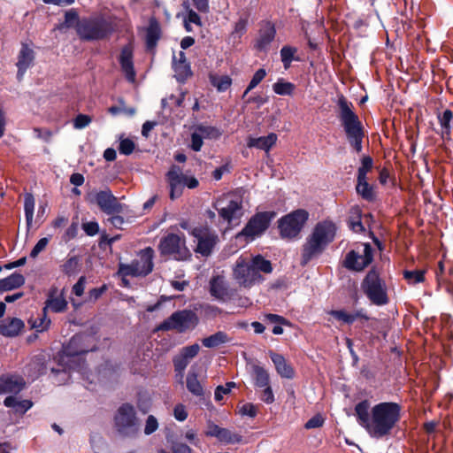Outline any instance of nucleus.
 Listing matches in <instances>:
<instances>
[{"label":"nucleus","instance_id":"30","mask_svg":"<svg viewBox=\"0 0 453 453\" xmlns=\"http://www.w3.org/2000/svg\"><path fill=\"white\" fill-rule=\"evenodd\" d=\"M28 324L31 328L35 331L43 332L50 327V319L47 317V311L42 309L41 313H38L36 316H32L28 319Z\"/></svg>","mask_w":453,"mask_h":453},{"label":"nucleus","instance_id":"42","mask_svg":"<svg viewBox=\"0 0 453 453\" xmlns=\"http://www.w3.org/2000/svg\"><path fill=\"white\" fill-rule=\"evenodd\" d=\"M183 8L186 12L184 20L201 27L203 26L201 17L194 9L191 8L190 4L188 2H184Z\"/></svg>","mask_w":453,"mask_h":453},{"label":"nucleus","instance_id":"10","mask_svg":"<svg viewBox=\"0 0 453 453\" xmlns=\"http://www.w3.org/2000/svg\"><path fill=\"white\" fill-rule=\"evenodd\" d=\"M154 250L148 247L139 253V257L129 265L120 264L119 273L123 277L143 276L149 274L153 269Z\"/></svg>","mask_w":453,"mask_h":453},{"label":"nucleus","instance_id":"33","mask_svg":"<svg viewBox=\"0 0 453 453\" xmlns=\"http://www.w3.org/2000/svg\"><path fill=\"white\" fill-rule=\"evenodd\" d=\"M439 123L441 128L442 139H449L450 136V122L453 119V113L450 110H445L438 116Z\"/></svg>","mask_w":453,"mask_h":453},{"label":"nucleus","instance_id":"23","mask_svg":"<svg viewBox=\"0 0 453 453\" xmlns=\"http://www.w3.org/2000/svg\"><path fill=\"white\" fill-rule=\"evenodd\" d=\"M25 385L24 380L18 375L0 376V394L18 393Z\"/></svg>","mask_w":453,"mask_h":453},{"label":"nucleus","instance_id":"16","mask_svg":"<svg viewBox=\"0 0 453 453\" xmlns=\"http://www.w3.org/2000/svg\"><path fill=\"white\" fill-rule=\"evenodd\" d=\"M190 234L196 239V252L203 256H209L218 241V236L207 226L195 227Z\"/></svg>","mask_w":453,"mask_h":453},{"label":"nucleus","instance_id":"52","mask_svg":"<svg viewBox=\"0 0 453 453\" xmlns=\"http://www.w3.org/2000/svg\"><path fill=\"white\" fill-rule=\"evenodd\" d=\"M91 118L86 114H79L73 119V127L75 129H82L91 123Z\"/></svg>","mask_w":453,"mask_h":453},{"label":"nucleus","instance_id":"37","mask_svg":"<svg viewBox=\"0 0 453 453\" xmlns=\"http://www.w3.org/2000/svg\"><path fill=\"white\" fill-rule=\"evenodd\" d=\"M187 388L188 390L196 396H201L203 394V388L197 379L196 372H188L187 376Z\"/></svg>","mask_w":453,"mask_h":453},{"label":"nucleus","instance_id":"51","mask_svg":"<svg viewBox=\"0 0 453 453\" xmlns=\"http://www.w3.org/2000/svg\"><path fill=\"white\" fill-rule=\"evenodd\" d=\"M235 386L234 382H227L225 386H218L215 389L214 398L216 401H221L224 395L228 394L232 388Z\"/></svg>","mask_w":453,"mask_h":453},{"label":"nucleus","instance_id":"46","mask_svg":"<svg viewBox=\"0 0 453 453\" xmlns=\"http://www.w3.org/2000/svg\"><path fill=\"white\" fill-rule=\"evenodd\" d=\"M372 158L369 156L363 157L361 159V165L357 171V179H361L364 180L366 178L368 172L372 168Z\"/></svg>","mask_w":453,"mask_h":453},{"label":"nucleus","instance_id":"28","mask_svg":"<svg viewBox=\"0 0 453 453\" xmlns=\"http://www.w3.org/2000/svg\"><path fill=\"white\" fill-rule=\"evenodd\" d=\"M161 35L159 23L154 18L150 19L149 26L146 29V44L149 49H152L157 45Z\"/></svg>","mask_w":453,"mask_h":453},{"label":"nucleus","instance_id":"7","mask_svg":"<svg viewBox=\"0 0 453 453\" xmlns=\"http://www.w3.org/2000/svg\"><path fill=\"white\" fill-rule=\"evenodd\" d=\"M114 427L122 437H134L140 430L139 419L134 406L124 403L114 415Z\"/></svg>","mask_w":453,"mask_h":453},{"label":"nucleus","instance_id":"62","mask_svg":"<svg viewBox=\"0 0 453 453\" xmlns=\"http://www.w3.org/2000/svg\"><path fill=\"white\" fill-rule=\"evenodd\" d=\"M194 8L201 13H208L210 12L209 0H191Z\"/></svg>","mask_w":453,"mask_h":453},{"label":"nucleus","instance_id":"36","mask_svg":"<svg viewBox=\"0 0 453 453\" xmlns=\"http://www.w3.org/2000/svg\"><path fill=\"white\" fill-rule=\"evenodd\" d=\"M296 89L294 83L279 79L273 85V90L279 96H292Z\"/></svg>","mask_w":453,"mask_h":453},{"label":"nucleus","instance_id":"19","mask_svg":"<svg viewBox=\"0 0 453 453\" xmlns=\"http://www.w3.org/2000/svg\"><path fill=\"white\" fill-rule=\"evenodd\" d=\"M166 180L170 187V198L174 200L180 197L184 188L185 174L182 170L173 165L166 173Z\"/></svg>","mask_w":453,"mask_h":453},{"label":"nucleus","instance_id":"61","mask_svg":"<svg viewBox=\"0 0 453 453\" xmlns=\"http://www.w3.org/2000/svg\"><path fill=\"white\" fill-rule=\"evenodd\" d=\"M265 320L272 323V324H280V325H287L289 326V322L283 318L282 316L277 315V314H272L268 313L265 315Z\"/></svg>","mask_w":453,"mask_h":453},{"label":"nucleus","instance_id":"58","mask_svg":"<svg viewBox=\"0 0 453 453\" xmlns=\"http://www.w3.org/2000/svg\"><path fill=\"white\" fill-rule=\"evenodd\" d=\"M158 427V423L157 418L150 415L146 420L145 427H144V433L145 434L149 435L153 434Z\"/></svg>","mask_w":453,"mask_h":453},{"label":"nucleus","instance_id":"1","mask_svg":"<svg viewBox=\"0 0 453 453\" xmlns=\"http://www.w3.org/2000/svg\"><path fill=\"white\" fill-rule=\"evenodd\" d=\"M402 406L395 402H381L371 407L368 400L355 406L357 423L376 439L390 434L401 419Z\"/></svg>","mask_w":453,"mask_h":453},{"label":"nucleus","instance_id":"20","mask_svg":"<svg viewBox=\"0 0 453 453\" xmlns=\"http://www.w3.org/2000/svg\"><path fill=\"white\" fill-rule=\"evenodd\" d=\"M67 308V302L64 296V290H59L57 287H51L47 294V299L43 310L53 312H63Z\"/></svg>","mask_w":453,"mask_h":453},{"label":"nucleus","instance_id":"59","mask_svg":"<svg viewBox=\"0 0 453 453\" xmlns=\"http://www.w3.org/2000/svg\"><path fill=\"white\" fill-rule=\"evenodd\" d=\"M82 229L88 236H94L99 232V225L96 221H89L82 224Z\"/></svg>","mask_w":453,"mask_h":453},{"label":"nucleus","instance_id":"64","mask_svg":"<svg viewBox=\"0 0 453 453\" xmlns=\"http://www.w3.org/2000/svg\"><path fill=\"white\" fill-rule=\"evenodd\" d=\"M78 265V260L76 257H70L64 265H63V272L68 275L73 274L75 272V269Z\"/></svg>","mask_w":453,"mask_h":453},{"label":"nucleus","instance_id":"50","mask_svg":"<svg viewBox=\"0 0 453 453\" xmlns=\"http://www.w3.org/2000/svg\"><path fill=\"white\" fill-rule=\"evenodd\" d=\"M135 148L134 142L129 138H119V151L123 155H130Z\"/></svg>","mask_w":453,"mask_h":453},{"label":"nucleus","instance_id":"53","mask_svg":"<svg viewBox=\"0 0 453 453\" xmlns=\"http://www.w3.org/2000/svg\"><path fill=\"white\" fill-rule=\"evenodd\" d=\"M200 346L197 343H195L190 346L184 347L180 353L189 361L198 354Z\"/></svg>","mask_w":453,"mask_h":453},{"label":"nucleus","instance_id":"44","mask_svg":"<svg viewBox=\"0 0 453 453\" xmlns=\"http://www.w3.org/2000/svg\"><path fill=\"white\" fill-rule=\"evenodd\" d=\"M403 277L409 284L415 285L421 283L425 280V271L414 270V271H404Z\"/></svg>","mask_w":453,"mask_h":453},{"label":"nucleus","instance_id":"32","mask_svg":"<svg viewBox=\"0 0 453 453\" xmlns=\"http://www.w3.org/2000/svg\"><path fill=\"white\" fill-rule=\"evenodd\" d=\"M173 67L178 81H183L192 74L189 63L188 61L177 62L176 56H173Z\"/></svg>","mask_w":453,"mask_h":453},{"label":"nucleus","instance_id":"56","mask_svg":"<svg viewBox=\"0 0 453 453\" xmlns=\"http://www.w3.org/2000/svg\"><path fill=\"white\" fill-rule=\"evenodd\" d=\"M240 413L242 415V416H248V417H250V418H255L257 414V407L251 403H244L241 408H240Z\"/></svg>","mask_w":453,"mask_h":453},{"label":"nucleus","instance_id":"4","mask_svg":"<svg viewBox=\"0 0 453 453\" xmlns=\"http://www.w3.org/2000/svg\"><path fill=\"white\" fill-rule=\"evenodd\" d=\"M93 340L92 335L85 334L73 336L58 353V363L63 369L81 372L84 368L82 355L95 349L94 346L88 344Z\"/></svg>","mask_w":453,"mask_h":453},{"label":"nucleus","instance_id":"40","mask_svg":"<svg viewBox=\"0 0 453 453\" xmlns=\"http://www.w3.org/2000/svg\"><path fill=\"white\" fill-rule=\"evenodd\" d=\"M349 228L355 233H363L365 227L361 221V213L358 208H354L349 219Z\"/></svg>","mask_w":453,"mask_h":453},{"label":"nucleus","instance_id":"49","mask_svg":"<svg viewBox=\"0 0 453 453\" xmlns=\"http://www.w3.org/2000/svg\"><path fill=\"white\" fill-rule=\"evenodd\" d=\"M203 138L216 139L221 135L219 130L213 127L199 126L196 127Z\"/></svg>","mask_w":453,"mask_h":453},{"label":"nucleus","instance_id":"22","mask_svg":"<svg viewBox=\"0 0 453 453\" xmlns=\"http://www.w3.org/2000/svg\"><path fill=\"white\" fill-rule=\"evenodd\" d=\"M210 293L219 301H226L230 297L229 288L224 276L216 275L210 280Z\"/></svg>","mask_w":453,"mask_h":453},{"label":"nucleus","instance_id":"12","mask_svg":"<svg viewBox=\"0 0 453 453\" xmlns=\"http://www.w3.org/2000/svg\"><path fill=\"white\" fill-rule=\"evenodd\" d=\"M372 246L369 243H361L347 254L344 265L349 270L360 272L372 263Z\"/></svg>","mask_w":453,"mask_h":453},{"label":"nucleus","instance_id":"45","mask_svg":"<svg viewBox=\"0 0 453 453\" xmlns=\"http://www.w3.org/2000/svg\"><path fill=\"white\" fill-rule=\"evenodd\" d=\"M328 314L332 315L337 320L342 321L346 324H352L357 318V314L349 313L343 310L330 311Z\"/></svg>","mask_w":453,"mask_h":453},{"label":"nucleus","instance_id":"29","mask_svg":"<svg viewBox=\"0 0 453 453\" xmlns=\"http://www.w3.org/2000/svg\"><path fill=\"white\" fill-rule=\"evenodd\" d=\"M25 284V277L18 273L0 280V292L10 291Z\"/></svg>","mask_w":453,"mask_h":453},{"label":"nucleus","instance_id":"60","mask_svg":"<svg viewBox=\"0 0 453 453\" xmlns=\"http://www.w3.org/2000/svg\"><path fill=\"white\" fill-rule=\"evenodd\" d=\"M173 416L178 421L186 420L188 418L186 407L181 403L176 404L173 409Z\"/></svg>","mask_w":453,"mask_h":453},{"label":"nucleus","instance_id":"48","mask_svg":"<svg viewBox=\"0 0 453 453\" xmlns=\"http://www.w3.org/2000/svg\"><path fill=\"white\" fill-rule=\"evenodd\" d=\"M189 361L180 353L173 358L174 369L180 379L183 378V373L187 368Z\"/></svg>","mask_w":453,"mask_h":453},{"label":"nucleus","instance_id":"21","mask_svg":"<svg viewBox=\"0 0 453 453\" xmlns=\"http://www.w3.org/2000/svg\"><path fill=\"white\" fill-rule=\"evenodd\" d=\"M119 64L126 79L134 83L135 81L136 73L133 63V49L130 45L122 48L119 56Z\"/></svg>","mask_w":453,"mask_h":453},{"label":"nucleus","instance_id":"38","mask_svg":"<svg viewBox=\"0 0 453 453\" xmlns=\"http://www.w3.org/2000/svg\"><path fill=\"white\" fill-rule=\"evenodd\" d=\"M357 192L365 200L372 201L374 199L372 187L367 182L366 178L363 180L357 179L356 187Z\"/></svg>","mask_w":453,"mask_h":453},{"label":"nucleus","instance_id":"3","mask_svg":"<svg viewBox=\"0 0 453 453\" xmlns=\"http://www.w3.org/2000/svg\"><path fill=\"white\" fill-rule=\"evenodd\" d=\"M337 105L338 118L346 134L350 146L357 152L362 151L364 127L357 114L354 111V105L343 96H339Z\"/></svg>","mask_w":453,"mask_h":453},{"label":"nucleus","instance_id":"57","mask_svg":"<svg viewBox=\"0 0 453 453\" xmlns=\"http://www.w3.org/2000/svg\"><path fill=\"white\" fill-rule=\"evenodd\" d=\"M203 138L196 128L195 132L191 134V149L195 151H199L203 144Z\"/></svg>","mask_w":453,"mask_h":453},{"label":"nucleus","instance_id":"31","mask_svg":"<svg viewBox=\"0 0 453 453\" xmlns=\"http://www.w3.org/2000/svg\"><path fill=\"white\" fill-rule=\"evenodd\" d=\"M211 84L216 88L219 92L226 91L232 85V79L228 75H218L211 73L209 75Z\"/></svg>","mask_w":453,"mask_h":453},{"label":"nucleus","instance_id":"17","mask_svg":"<svg viewBox=\"0 0 453 453\" xmlns=\"http://www.w3.org/2000/svg\"><path fill=\"white\" fill-rule=\"evenodd\" d=\"M100 210L107 215L118 214L122 211V204L119 203L109 188L96 192L93 200Z\"/></svg>","mask_w":453,"mask_h":453},{"label":"nucleus","instance_id":"14","mask_svg":"<svg viewBox=\"0 0 453 453\" xmlns=\"http://www.w3.org/2000/svg\"><path fill=\"white\" fill-rule=\"evenodd\" d=\"M275 217L273 211H264L255 214L247 223L238 236H245L253 240L262 234L269 226L271 220Z\"/></svg>","mask_w":453,"mask_h":453},{"label":"nucleus","instance_id":"43","mask_svg":"<svg viewBox=\"0 0 453 453\" xmlns=\"http://www.w3.org/2000/svg\"><path fill=\"white\" fill-rule=\"evenodd\" d=\"M217 439L223 443H236L242 441V436L226 428H221Z\"/></svg>","mask_w":453,"mask_h":453},{"label":"nucleus","instance_id":"41","mask_svg":"<svg viewBox=\"0 0 453 453\" xmlns=\"http://www.w3.org/2000/svg\"><path fill=\"white\" fill-rule=\"evenodd\" d=\"M297 49L291 46H283L280 50V58L283 63L284 68L288 69L293 60H297L295 58Z\"/></svg>","mask_w":453,"mask_h":453},{"label":"nucleus","instance_id":"35","mask_svg":"<svg viewBox=\"0 0 453 453\" xmlns=\"http://www.w3.org/2000/svg\"><path fill=\"white\" fill-rule=\"evenodd\" d=\"M35 203V202L33 195L27 193L24 196V211L27 228H30L33 225Z\"/></svg>","mask_w":453,"mask_h":453},{"label":"nucleus","instance_id":"15","mask_svg":"<svg viewBox=\"0 0 453 453\" xmlns=\"http://www.w3.org/2000/svg\"><path fill=\"white\" fill-rule=\"evenodd\" d=\"M242 198L237 196L227 195L224 199L217 202L220 218L229 224L238 220L242 216Z\"/></svg>","mask_w":453,"mask_h":453},{"label":"nucleus","instance_id":"27","mask_svg":"<svg viewBox=\"0 0 453 453\" xmlns=\"http://www.w3.org/2000/svg\"><path fill=\"white\" fill-rule=\"evenodd\" d=\"M24 328V322L17 318L6 319L0 323V334L8 336H17Z\"/></svg>","mask_w":453,"mask_h":453},{"label":"nucleus","instance_id":"34","mask_svg":"<svg viewBox=\"0 0 453 453\" xmlns=\"http://www.w3.org/2000/svg\"><path fill=\"white\" fill-rule=\"evenodd\" d=\"M229 341L227 334L222 331L217 332L206 338H203L202 343L206 348H215L220 344L226 343Z\"/></svg>","mask_w":453,"mask_h":453},{"label":"nucleus","instance_id":"47","mask_svg":"<svg viewBox=\"0 0 453 453\" xmlns=\"http://www.w3.org/2000/svg\"><path fill=\"white\" fill-rule=\"evenodd\" d=\"M266 76V71L264 68L258 69L250 80L246 90L244 91L243 96H245L250 91L254 89Z\"/></svg>","mask_w":453,"mask_h":453},{"label":"nucleus","instance_id":"55","mask_svg":"<svg viewBox=\"0 0 453 453\" xmlns=\"http://www.w3.org/2000/svg\"><path fill=\"white\" fill-rule=\"evenodd\" d=\"M325 418L320 415L317 414L311 418L304 425L306 429H313L321 427L324 425Z\"/></svg>","mask_w":453,"mask_h":453},{"label":"nucleus","instance_id":"54","mask_svg":"<svg viewBox=\"0 0 453 453\" xmlns=\"http://www.w3.org/2000/svg\"><path fill=\"white\" fill-rule=\"evenodd\" d=\"M49 242L47 237L41 238L31 250L30 257L35 258L47 247Z\"/></svg>","mask_w":453,"mask_h":453},{"label":"nucleus","instance_id":"6","mask_svg":"<svg viewBox=\"0 0 453 453\" xmlns=\"http://www.w3.org/2000/svg\"><path fill=\"white\" fill-rule=\"evenodd\" d=\"M113 30L111 22L102 18L83 19L76 25V32L84 41L103 40L109 36Z\"/></svg>","mask_w":453,"mask_h":453},{"label":"nucleus","instance_id":"25","mask_svg":"<svg viewBox=\"0 0 453 453\" xmlns=\"http://www.w3.org/2000/svg\"><path fill=\"white\" fill-rule=\"evenodd\" d=\"M275 35V26L269 21L264 22L259 30L257 47L259 50L265 49L274 40Z\"/></svg>","mask_w":453,"mask_h":453},{"label":"nucleus","instance_id":"13","mask_svg":"<svg viewBox=\"0 0 453 453\" xmlns=\"http://www.w3.org/2000/svg\"><path fill=\"white\" fill-rule=\"evenodd\" d=\"M159 250L162 254L171 255L177 260H183L189 256L183 234H168L160 241Z\"/></svg>","mask_w":453,"mask_h":453},{"label":"nucleus","instance_id":"2","mask_svg":"<svg viewBox=\"0 0 453 453\" xmlns=\"http://www.w3.org/2000/svg\"><path fill=\"white\" fill-rule=\"evenodd\" d=\"M272 272L271 262L261 255H257L250 260L242 256L236 260L233 276L240 287L250 288L255 284L264 280L260 273H271Z\"/></svg>","mask_w":453,"mask_h":453},{"label":"nucleus","instance_id":"39","mask_svg":"<svg viewBox=\"0 0 453 453\" xmlns=\"http://www.w3.org/2000/svg\"><path fill=\"white\" fill-rule=\"evenodd\" d=\"M253 374L255 385L258 388H263L269 385V373L267 371L259 365L253 366Z\"/></svg>","mask_w":453,"mask_h":453},{"label":"nucleus","instance_id":"63","mask_svg":"<svg viewBox=\"0 0 453 453\" xmlns=\"http://www.w3.org/2000/svg\"><path fill=\"white\" fill-rule=\"evenodd\" d=\"M264 388L260 399L267 404H271L274 402V395L272 390V388L269 385H266Z\"/></svg>","mask_w":453,"mask_h":453},{"label":"nucleus","instance_id":"24","mask_svg":"<svg viewBox=\"0 0 453 453\" xmlns=\"http://www.w3.org/2000/svg\"><path fill=\"white\" fill-rule=\"evenodd\" d=\"M269 356L275 366L277 373L280 377L286 379L294 378L295 371L282 355L270 351Z\"/></svg>","mask_w":453,"mask_h":453},{"label":"nucleus","instance_id":"26","mask_svg":"<svg viewBox=\"0 0 453 453\" xmlns=\"http://www.w3.org/2000/svg\"><path fill=\"white\" fill-rule=\"evenodd\" d=\"M277 139L278 137L274 133H271L266 136H261L257 138L249 137L247 141V146L249 148H257L265 150V152H269L272 147L276 143Z\"/></svg>","mask_w":453,"mask_h":453},{"label":"nucleus","instance_id":"11","mask_svg":"<svg viewBox=\"0 0 453 453\" xmlns=\"http://www.w3.org/2000/svg\"><path fill=\"white\" fill-rule=\"evenodd\" d=\"M196 314L189 310H182L173 312L167 319L164 320L157 326V330L168 331L177 330L180 333L193 328L197 325Z\"/></svg>","mask_w":453,"mask_h":453},{"label":"nucleus","instance_id":"8","mask_svg":"<svg viewBox=\"0 0 453 453\" xmlns=\"http://www.w3.org/2000/svg\"><path fill=\"white\" fill-rule=\"evenodd\" d=\"M362 289L375 305L382 306L389 302L386 283L374 269L370 270L366 274L362 282Z\"/></svg>","mask_w":453,"mask_h":453},{"label":"nucleus","instance_id":"5","mask_svg":"<svg viewBox=\"0 0 453 453\" xmlns=\"http://www.w3.org/2000/svg\"><path fill=\"white\" fill-rule=\"evenodd\" d=\"M336 226L331 220L319 222L307 239L303 250V265L319 255L333 242L336 234Z\"/></svg>","mask_w":453,"mask_h":453},{"label":"nucleus","instance_id":"9","mask_svg":"<svg viewBox=\"0 0 453 453\" xmlns=\"http://www.w3.org/2000/svg\"><path fill=\"white\" fill-rule=\"evenodd\" d=\"M309 219V212L303 209L296 210L279 220L280 234L282 238H296Z\"/></svg>","mask_w":453,"mask_h":453},{"label":"nucleus","instance_id":"18","mask_svg":"<svg viewBox=\"0 0 453 453\" xmlns=\"http://www.w3.org/2000/svg\"><path fill=\"white\" fill-rule=\"evenodd\" d=\"M35 53L31 43L21 42L20 50L17 56V78L21 81L27 71L35 62Z\"/></svg>","mask_w":453,"mask_h":453}]
</instances>
